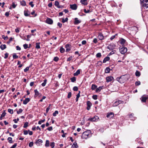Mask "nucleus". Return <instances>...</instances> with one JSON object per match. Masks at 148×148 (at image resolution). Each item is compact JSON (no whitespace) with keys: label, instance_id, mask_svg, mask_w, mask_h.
Instances as JSON below:
<instances>
[{"label":"nucleus","instance_id":"nucleus-1","mask_svg":"<svg viewBox=\"0 0 148 148\" xmlns=\"http://www.w3.org/2000/svg\"><path fill=\"white\" fill-rule=\"evenodd\" d=\"M116 80L121 83H123L126 81L127 80L125 75H123L120 77H117Z\"/></svg>","mask_w":148,"mask_h":148},{"label":"nucleus","instance_id":"nucleus-2","mask_svg":"<svg viewBox=\"0 0 148 148\" xmlns=\"http://www.w3.org/2000/svg\"><path fill=\"white\" fill-rule=\"evenodd\" d=\"M89 133L90 132L89 131L84 132L82 135V137L83 139H86L90 137L91 136V134Z\"/></svg>","mask_w":148,"mask_h":148},{"label":"nucleus","instance_id":"nucleus-3","mask_svg":"<svg viewBox=\"0 0 148 148\" xmlns=\"http://www.w3.org/2000/svg\"><path fill=\"white\" fill-rule=\"evenodd\" d=\"M140 3L142 6L146 8H148V0H140Z\"/></svg>","mask_w":148,"mask_h":148},{"label":"nucleus","instance_id":"nucleus-4","mask_svg":"<svg viewBox=\"0 0 148 148\" xmlns=\"http://www.w3.org/2000/svg\"><path fill=\"white\" fill-rule=\"evenodd\" d=\"M120 53L123 54H124L127 51V48L123 47L119 49Z\"/></svg>","mask_w":148,"mask_h":148},{"label":"nucleus","instance_id":"nucleus-5","mask_svg":"<svg viewBox=\"0 0 148 148\" xmlns=\"http://www.w3.org/2000/svg\"><path fill=\"white\" fill-rule=\"evenodd\" d=\"M116 45L112 43L110 44L107 47V48L110 50H112L114 49Z\"/></svg>","mask_w":148,"mask_h":148},{"label":"nucleus","instance_id":"nucleus-6","mask_svg":"<svg viewBox=\"0 0 148 148\" xmlns=\"http://www.w3.org/2000/svg\"><path fill=\"white\" fill-rule=\"evenodd\" d=\"M124 102L123 101L121 100H119L114 102L113 105V106L114 107H116L118 106L119 104L123 103Z\"/></svg>","mask_w":148,"mask_h":148},{"label":"nucleus","instance_id":"nucleus-7","mask_svg":"<svg viewBox=\"0 0 148 148\" xmlns=\"http://www.w3.org/2000/svg\"><path fill=\"white\" fill-rule=\"evenodd\" d=\"M43 141L42 140L40 139L36 140L35 143L37 146H40L42 145L41 143H42Z\"/></svg>","mask_w":148,"mask_h":148},{"label":"nucleus","instance_id":"nucleus-8","mask_svg":"<svg viewBox=\"0 0 148 148\" xmlns=\"http://www.w3.org/2000/svg\"><path fill=\"white\" fill-rule=\"evenodd\" d=\"M45 22L48 24L51 25L53 24V21L51 19L48 18L46 20Z\"/></svg>","mask_w":148,"mask_h":148},{"label":"nucleus","instance_id":"nucleus-9","mask_svg":"<svg viewBox=\"0 0 148 148\" xmlns=\"http://www.w3.org/2000/svg\"><path fill=\"white\" fill-rule=\"evenodd\" d=\"M98 119V117L97 116H95L93 117L90 118L88 120L91 121H97V120Z\"/></svg>","mask_w":148,"mask_h":148},{"label":"nucleus","instance_id":"nucleus-10","mask_svg":"<svg viewBox=\"0 0 148 148\" xmlns=\"http://www.w3.org/2000/svg\"><path fill=\"white\" fill-rule=\"evenodd\" d=\"M147 99V97L145 95L142 96L140 98V99L141 101L142 102H145Z\"/></svg>","mask_w":148,"mask_h":148},{"label":"nucleus","instance_id":"nucleus-11","mask_svg":"<svg viewBox=\"0 0 148 148\" xmlns=\"http://www.w3.org/2000/svg\"><path fill=\"white\" fill-rule=\"evenodd\" d=\"M70 8L72 10H75L77 8V6L75 4H71L70 5Z\"/></svg>","mask_w":148,"mask_h":148},{"label":"nucleus","instance_id":"nucleus-12","mask_svg":"<svg viewBox=\"0 0 148 148\" xmlns=\"http://www.w3.org/2000/svg\"><path fill=\"white\" fill-rule=\"evenodd\" d=\"M87 106L86 109L88 110H89L90 108V107L92 105L90 101H88L87 102Z\"/></svg>","mask_w":148,"mask_h":148},{"label":"nucleus","instance_id":"nucleus-13","mask_svg":"<svg viewBox=\"0 0 148 148\" xmlns=\"http://www.w3.org/2000/svg\"><path fill=\"white\" fill-rule=\"evenodd\" d=\"M81 22V20H79L78 18H74V24L75 25H77L80 23Z\"/></svg>","mask_w":148,"mask_h":148},{"label":"nucleus","instance_id":"nucleus-14","mask_svg":"<svg viewBox=\"0 0 148 148\" xmlns=\"http://www.w3.org/2000/svg\"><path fill=\"white\" fill-rule=\"evenodd\" d=\"M106 80L107 82H108L112 81L114 78L112 76H108L106 77Z\"/></svg>","mask_w":148,"mask_h":148},{"label":"nucleus","instance_id":"nucleus-15","mask_svg":"<svg viewBox=\"0 0 148 148\" xmlns=\"http://www.w3.org/2000/svg\"><path fill=\"white\" fill-rule=\"evenodd\" d=\"M98 38L99 40H103L104 39V36L101 33H99L98 36Z\"/></svg>","mask_w":148,"mask_h":148},{"label":"nucleus","instance_id":"nucleus-16","mask_svg":"<svg viewBox=\"0 0 148 148\" xmlns=\"http://www.w3.org/2000/svg\"><path fill=\"white\" fill-rule=\"evenodd\" d=\"M125 42L126 40L123 38H121L119 40L120 43L122 45H123L125 44Z\"/></svg>","mask_w":148,"mask_h":148},{"label":"nucleus","instance_id":"nucleus-17","mask_svg":"<svg viewBox=\"0 0 148 148\" xmlns=\"http://www.w3.org/2000/svg\"><path fill=\"white\" fill-rule=\"evenodd\" d=\"M114 116V113L112 112H110L107 114L106 116L108 118H111L113 117Z\"/></svg>","mask_w":148,"mask_h":148},{"label":"nucleus","instance_id":"nucleus-18","mask_svg":"<svg viewBox=\"0 0 148 148\" xmlns=\"http://www.w3.org/2000/svg\"><path fill=\"white\" fill-rule=\"evenodd\" d=\"M30 101V99L29 98H26L23 101V104L25 105L26 104Z\"/></svg>","mask_w":148,"mask_h":148},{"label":"nucleus","instance_id":"nucleus-19","mask_svg":"<svg viewBox=\"0 0 148 148\" xmlns=\"http://www.w3.org/2000/svg\"><path fill=\"white\" fill-rule=\"evenodd\" d=\"M103 86H101L99 87L98 88H96L95 91L96 92H99L103 88Z\"/></svg>","mask_w":148,"mask_h":148},{"label":"nucleus","instance_id":"nucleus-20","mask_svg":"<svg viewBox=\"0 0 148 148\" xmlns=\"http://www.w3.org/2000/svg\"><path fill=\"white\" fill-rule=\"evenodd\" d=\"M65 48L66 49V52H69L70 51L71 49L69 44L66 45H65Z\"/></svg>","mask_w":148,"mask_h":148},{"label":"nucleus","instance_id":"nucleus-21","mask_svg":"<svg viewBox=\"0 0 148 148\" xmlns=\"http://www.w3.org/2000/svg\"><path fill=\"white\" fill-rule=\"evenodd\" d=\"M34 92H35V95H34V97H37L40 94V93H39V92L37 90V89L34 90Z\"/></svg>","mask_w":148,"mask_h":148},{"label":"nucleus","instance_id":"nucleus-22","mask_svg":"<svg viewBox=\"0 0 148 148\" xmlns=\"http://www.w3.org/2000/svg\"><path fill=\"white\" fill-rule=\"evenodd\" d=\"M87 0H81L80 2L82 4L84 5H86L88 4L87 1Z\"/></svg>","mask_w":148,"mask_h":148},{"label":"nucleus","instance_id":"nucleus-23","mask_svg":"<svg viewBox=\"0 0 148 148\" xmlns=\"http://www.w3.org/2000/svg\"><path fill=\"white\" fill-rule=\"evenodd\" d=\"M110 58L108 57H106L103 60V63H106L107 61H109L110 60Z\"/></svg>","mask_w":148,"mask_h":148},{"label":"nucleus","instance_id":"nucleus-24","mask_svg":"<svg viewBox=\"0 0 148 148\" xmlns=\"http://www.w3.org/2000/svg\"><path fill=\"white\" fill-rule=\"evenodd\" d=\"M78 146L77 143L75 142L71 146V148H77Z\"/></svg>","mask_w":148,"mask_h":148},{"label":"nucleus","instance_id":"nucleus-25","mask_svg":"<svg viewBox=\"0 0 148 148\" xmlns=\"http://www.w3.org/2000/svg\"><path fill=\"white\" fill-rule=\"evenodd\" d=\"M80 70L79 69H78L77 71L75 73H74L73 75L74 76H76L78 75L80 73Z\"/></svg>","mask_w":148,"mask_h":148},{"label":"nucleus","instance_id":"nucleus-26","mask_svg":"<svg viewBox=\"0 0 148 148\" xmlns=\"http://www.w3.org/2000/svg\"><path fill=\"white\" fill-rule=\"evenodd\" d=\"M0 48L2 50H3L6 48V45H2L0 46Z\"/></svg>","mask_w":148,"mask_h":148},{"label":"nucleus","instance_id":"nucleus-27","mask_svg":"<svg viewBox=\"0 0 148 148\" xmlns=\"http://www.w3.org/2000/svg\"><path fill=\"white\" fill-rule=\"evenodd\" d=\"M135 75L136 76L139 77L140 76V72L138 71H136V72H135Z\"/></svg>","mask_w":148,"mask_h":148},{"label":"nucleus","instance_id":"nucleus-28","mask_svg":"<svg viewBox=\"0 0 148 148\" xmlns=\"http://www.w3.org/2000/svg\"><path fill=\"white\" fill-rule=\"evenodd\" d=\"M110 69L108 67H107L105 70V72L106 73H108L110 72Z\"/></svg>","mask_w":148,"mask_h":148},{"label":"nucleus","instance_id":"nucleus-29","mask_svg":"<svg viewBox=\"0 0 148 148\" xmlns=\"http://www.w3.org/2000/svg\"><path fill=\"white\" fill-rule=\"evenodd\" d=\"M131 29L132 30L135 31L136 32H137L138 30V28L136 26H133L131 27Z\"/></svg>","mask_w":148,"mask_h":148},{"label":"nucleus","instance_id":"nucleus-30","mask_svg":"<svg viewBox=\"0 0 148 148\" xmlns=\"http://www.w3.org/2000/svg\"><path fill=\"white\" fill-rule=\"evenodd\" d=\"M20 3L21 5L23 6H25L26 5V2L24 0L20 1Z\"/></svg>","mask_w":148,"mask_h":148},{"label":"nucleus","instance_id":"nucleus-31","mask_svg":"<svg viewBox=\"0 0 148 148\" xmlns=\"http://www.w3.org/2000/svg\"><path fill=\"white\" fill-rule=\"evenodd\" d=\"M47 79H45L44 80L43 82L41 84L42 86L43 87L45 86L46 84L47 83Z\"/></svg>","mask_w":148,"mask_h":148},{"label":"nucleus","instance_id":"nucleus-32","mask_svg":"<svg viewBox=\"0 0 148 148\" xmlns=\"http://www.w3.org/2000/svg\"><path fill=\"white\" fill-rule=\"evenodd\" d=\"M97 86L95 84H93L92 85L91 89L92 90H94L97 88Z\"/></svg>","mask_w":148,"mask_h":148},{"label":"nucleus","instance_id":"nucleus-33","mask_svg":"<svg viewBox=\"0 0 148 148\" xmlns=\"http://www.w3.org/2000/svg\"><path fill=\"white\" fill-rule=\"evenodd\" d=\"M68 19L67 18H66L65 19L64 18H62V22L63 23H64L65 22H67L68 21Z\"/></svg>","mask_w":148,"mask_h":148},{"label":"nucleus","instance_id":"nucleus-34","mask_svg":"<svg viewBox=\"0 0 148 148\" xmlns=\"http://www.w3.org/2000/svg\"><path fill=\"white\" fill-rule=\"evenodd\" d=\"M40 43H36V48L37 49H39L40 48Z\"/></svg>","mask_w":148,"mask_h":148},{"label":"nucleus","instance_id":"nucleus-35","mask_svg":"<svg viewBox=\"0 0 148 148\" xmlns=\"http://www.w3.org/2000/svg\"><path fill=\"white\" fill-rule=\"evenodd\" d=\"M84 12L85 13H87L92 12V10H90V9H88L87 10L86 9H84Z\"/></svg>","mask_w":148,"mask_h":148},{"label":"nucleus","instance_id":"nucleus-36","mask_svg":"<svg viewBox=\"0 0 148 148\" xmlns=\"http://www.w3.org/2000/svg\"><path fill=\"white\" fill-rule=\"evenodd\" d=\"M49 141L48 140H47L46 141V143L45 145L46 147H48L49 146Z\"/></svg>","mask_w":148,"mask_h":148},{"label":"nucleus","instance_id":"nucleus-37","mask_svg":"<svg viewBox=\"0 0 148 148\" xmlns=\"http://www.w3.org/2000/svg\"><path fill=\"white\" fill-rule=\"evenodd\" d=\"M8 142L10 143H12L13 141L12 140V138L11 137H9L8 138Z\"/></svg>","mask_w":148,"mask_h":148},{"label":"nucleus","instance_id":"nucleus-38","mask_svg":"<svg viewBox=\"0 0 148 148\" xmlns=\"http://www.w3.org/2000/svg\"><path fill=\"white\" fill-rule=\"evenodd\" d=\"M71 82H74L76 80V77H73L71 78Z\"/></svg>","mask_w":148,"mask_h":148},{"label":"nucleus","instance_id":"nucleus-39","mask_svg":"<svg viewBox=\"0 0 148 148\" xmlns=\"http://www.w3.org/2000/svg\"><path fill=\"white\" fill-rule=\"evenodd\" d=\"M28 122H26L24 124L23 127L24 128H26L28 126Z\"/></svg>","mask_w":148,"mask_h":148},{"label":"nucleus","instance_id":"nucleus-40","mask_svg":"<svg viewBox=\"0 0 148 148\" xmlns=\"http://www.w3.org/2000/svg\"><path fill=\"white\" fill-rule=\"evenodd\" d=\"M60 51L61 53H63L64 52L65 49L64 48L62 47L60 49Z\"/></svg>","mask_w":148,"mask_h":148},{"label":"nucleus","instance_id":"nucleus-41","mask_svg":"<svg viewBox=\"0 0 148 148\" xmlns=\"http://www.w3.org/2000/svg\"><path fill=\"white\" fill-rule=\"evenodd\" d=\"M55 5L56 6L57 8L60 5L59 2L57 1H56L55 2Z\"/></svg>","mask_w":148,"mask_h":148},{"label":"nucleus","instance_id":"nucleus-42","mask_svg":"<svg viewBox=\"0 0 148 148\" xmlns=\"http://www.w3.org/2000/svg\"><path fill=\"white\" fill-rule=\"evenodd\" d=\"M8 112L10 114H12L13 113V111L12 109H8Z\"/></svg>","mask_w":148,"mask_h":148},{"label":"nucleus","instance_id":"nucleus-43","mask_svg":"<svg viewBox=\"0 0 148 148\" xmlns=\"http://www.w3.org/2000/svg\"><path fill=\"white\" fill-rule=\"evenodd\" d=\"M58 114V111L56 110L53 112V116H56V115Z\"/></svg>","mask_w":148,"mask_h":148},{"label":"nucleus","instance_id":"nucleus-44","mask_svg":"<svg viewBox=\"0 0 148 148\" xmlns=\"http://www.w3.org/2000/svg\"><path fill=\"white\" fill-rule=\"evenodd\" d=\"M23 111V110L21 108L19 109L18 111H17V114H18L21 113Z\"/></svg>","mask_w":148,"mask_h":148},{"label":"nucleus","instance_id":"nucleus-45","mask_svg":"<svg viewBox=\"0 0 148 148\" xmlns=\"http://www.w3.org/2000/svg\"><path fill=\"white\" fill-rule=\"evenodd\" d=\"M45 121V119H44L43 120H42L40 121H38V124H39L40 125L42 123L44 122Z\"/></svg>","mask_w":148,"mask_h":148},{"label":"nucleus","instance_id":"nucleus-46","mask_svg":"<svg viewBox=\"0 0 148 148\" xmlns=\"http://www.w3.org/2000/svg\"><path fill=\"white\" fill-rule=\"evenodd\" d=\"M50 106H51V104H50L49 106H48V107H47V109H46V113H47L48 112L49 109H50Z\"/></svg>","mask_w":148,"mask_h":148},{"label":"nucleus","instance_id":"nucleus-47","mask_svg":"<svg viewBox=\"0 0 148 148\" xmlns=\"http://www.w3.org/2000/svg\"><path fill=\"white\" fill-rule=\"evenodd\" d=\"M50 146L52 148H53L55 146V143L54 142L51 143H50Z\"/></svg>","mask_w":148,"mask_h":148},{"label":"nucleus","instance_id":"nucleus-48","mask_svg":"<svg viewBox=\"0 0 148 148\" xmlns=\"http://www.w3.org/2000/svg\"><path fill=\"white\" fill-rule=\"evenodd\" d=\"M29 67H27L25 69H24V71L25 72H26L29 70Z\"/></svg>","mask_w":148,"mask_h":148},{"label":"nucleus","instance_id":"nucleus-49","mask_svg":"<svg viewBox=\"0 0 148 148\" xmlns=\"http://www.w3.org/2000/svg\"><path fill=\"white\" fill-rule=\"evenodd\" d=\"M13 57L14 59H16L18 58V57L15 53H14L13 56Z\"/></svg>","mask_w":148,"mask_h":148},{"label":"nucleus","instance_id":"nucleus-50","mask_svg":"<svg viewBox=\"0 0 148 148\" xmlns=\"http://www.w3.org/2000/svg\"><path fill=\"white\" fill-rule=\"evenodd\" d=\"M92 98L93 99L96 100L97 99V95H94L92 96Z\"/></svg>","mask_w":148,"mask_h":148},{"label":"nucleus","instance_id":"nucleus-51","mask_svg":"<svg viewBox=\"0 0 148 148\" xmlns=\"http://www.w3.org/2000/svg\"><path fill=\"white\" fill-rule=\"evenodd\" d=\"M59 59V58L58 57H55L54 58L53 60L56 62L58 61Z\"/></svg>","mask_w":148,"mask_h":148},{"label":"nucleus","instance_id":"nucleus-52","mask_svg":"<svg viewBox=\"0 0 148 148\" xmlns=\"http://www.w3.org/2000/svg\"><path fill=\"white\" fill-rule=\"evenodd\" d=\"M17 4L13 2L12 5V6L13 8H15Z\"/></svg>","mask_w":148,"mask_h":148},{"label":"nucleus","instance_id":"nucleus-53","mask_svg":"<svg viewBox=\"0 0 148 148\" xmlns=\"http://www.w3.org/2000/svg\"><path fill=\"white\" fill-rule=\"evenodd\" d=\"M73 90L74 91H77L78 90V88L77 86H74L73 88Z\"/></svg>","mask_w":148,"mask_h":148},{"label":"nucleus","instance_id":"nucleus-54","mask_svg":"<svg viewBox=\"0 0 148 148\" xmlns=\"http://www.w3.org/2000/svg\"><path fill=\"white\" fill-rule=\"evenodd\" d=\"M24 14L25 16H29V14H28L27 12L25 11H24Z\"/></svg>","mask_w":148,"mask_h":148},{"label":"nucleus","instance_id":"nucleus-55","mask_svg":"<svg viewBox=\"0 0 148 148\" xmlns=\"http://www.w3.org/2000/svg\"><path fill=\"white\" fill-rule=\"evenodd\" d=\"M33 145V142H30L29 144V146L30 147H32Z\"/></svg>","mask_w":148,"mask_h":148},{"label":"nucleus","instance_id":"nucleus-56","mask_svg":"<svg viewBox=\"0 0 148 148\" xmlns=\"http://www.w3.org/2000/svg\"><path fill=\"white\" fill-rule=\"evenodd\" d=\"M101 56V53H97L96 54V57L97 58H100Z\"/></svg>","mask_w":148,"mask_h":148},{"label":"nucleus","instance_id":"nucleus-57","mask_svg":"<svg viewBox=\"0 0 148 148\" xmlns=\"http://www.w3.org/2000/svg\"><path fill=\"white\" fill-rule=\"evenodd\" d=\"M29 5H30L32 8H33L34 6V4H33V2L32 1L30 2Z\"/></svg>","mask_w":148,"mask_h":148},{"label":"nucleus","instance_id":"nucleus-58","mask_svg":"<svg viewBox=\"0 0 148 148\" xmlns=\"http://www.w3.org/2000/svg\"><path fill=\"white\" fill-rule=\"evenodd\" d=\"M6 114V112H5V111H4V112L1 114V117H3L5 116Z\"/></svg>","mask_w":148,"mask_h":148},{"label":"nucleus","instance_id":"nucleus-59","mask_svg":"<svg viewBox=\"0 0 148 148\" xmlns=\"http://www.w3.org/2000/svg\"><path fill=\"white\" fill-rule=\"evenodd\" d=\"M71 92H69L68 93V96H67L68 98H70L71 97Z\"/></svg>","mask_w":148,"mask_h":148},{"label":"nucleus","instance_id":"nucleus-60","mask_svg":"<svg viewBox=\"0 0 148 148\" xmlns=\"http://www.w3.org/2000/svg\"><path fill=\"white\" fill-rule=\"evenodd\" d=\"M117 35V34H116L115 35L112 36L110 38V39L111 40H112Z\"/></svg>","mask_w":148,"mask_h":148},{"label":"nucleus","instance_id":"nucleus-61","mask_svg":"<svg viewBox=\"0 0 148 148\" xmlns=\"http://www.w3.org/2000/svg\"><path fill=\"white\" fill-rule=\"evenodd\" d=\"M28 45L27 44H25L23 45L24 48L25 49H26L28 47Z\"/></svg>","mask_w":148,"mask_h":148},{"label":"nucleus","instance_id":"nucleus-62","mask_svg":"<svg viewBox=\"0 0 148 148\" xmlns=\"http://www.w3.org/2000/svg\"><path fill=\"white\" fill-rule=\"evenodd\" d=\"M135 84L136 85L139 86L140 84V81H137L135 82Z\"/></svg>","mask_w":148,"mask_h":148},{"label":"nucleus","instance_id":"nucleus-63","mask_svg":"<svg viewBox=\"0 0 148 148\" xmlns=\"http://www.w3.org/2000/svg\"><path fill=\"white\" fill-rule=\"evenodd\" d=\"M19 120V119L18 118L17 119H14L13 120V121L15 123H17V121Z\"/></svg>","mask_w":148,"mask_h":148},{"label":"nucleus","instance_id":"nucleus-64","mask_svg":"<svg viewBox=\"0 0 148 148\" xmlns=\"http://www.w3.org/2000/svg\"><path fill=\"white\" fill-rule=\"evenodd\" d=\"M17 146V143H15L10 148H15Z\"/></svg>","mask_w":148,"mask_h":148}]
</instances>
